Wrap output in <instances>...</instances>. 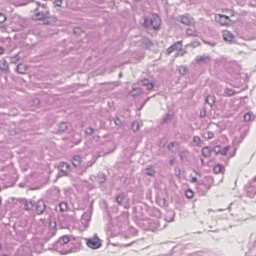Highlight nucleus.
Returning a JSON list of instances; mask_svg holds the SVG:
<instances>
[{"label":"nucleus","mask_w":256,"mask_h":256,"mask_svg":"<svg viewBox=\"0 0 256 256\" xmlns=\"http://www.w3.org/2000/svg\"><path fill=\"white\" fill-rule=\"evenodd\" d=\"M54 248L56 250L62 254L78 252L81 248L80 242H71L70 236H63L56 242Z\"/></svg>","instance_id":"f257e3e1"},{"label":"nucleus","mask_w":256,"mask_h":256,"mask_svg":"<svg viewBox=\"0 0 256 256\" xmlns=\"http://www.w3.org/2000/svg\"><path fill=\"white\" fill-rule=\"evenodd\" d=\"M87 246L92 249H96L100 248L102 245L101 240L96 236H94L92 238H86Z\"/></svg>","instance_id":"f03ea898"},{"label":"nucleus","mask_w":256,"mask_h":256,"mask_svg":"<svg viewBox=\"0 0 256 256\" xmlns=\"http://www.w3.org/2000/svg\"><path fill=\"white\" fill-rule=\"evenodd\" d=\"M215 20L222 26H226L230 22L229 16L224 14H216L215 16Z\"/></svg>","instance_id":"7ed1b4c3"},{"label":"nucleus","mask_w":256,"mask_h":256,"mask_svg":"<svg viewBox=\"0 0 256 256\" xmlns=\"http://www.w3.org/2000/svg\"><path fill=\"white\" fill-rule=\"evenodd\" d=\"M178 20L186 26H190L194 23V19L188 14L180 16Z\"/></svg>","instance_id":"20e7f679"},{"label":"nucleus","mask_w":256,"mask_h":256,"mask_svg":"<svg viewBox=\"0 0 256 256\" xmlns=\"http://www.w3.org/2000/svg\"><path fill=\"white\" fill-rule=\"evenodd\" d=\"M34 206H35L36 212L38 214L43 213L46 209L45 204L42 200H40L36 202H34Z\"/></svg>","instance_id":"39448f33"},{"label":"nucleus","mask_w":256,"mask_h":256,"mask_svg":"<svg viewBox=\"0 0 256 256\" xmlns=\"http://www.w3.org/2000/svg\"><path fill=\"white\" fill-rule=\"evenodd\" d=\"M50 196L53 200H58L60 196V190L58 188L54 187L50 190Z\"/></svg>","instance_id":"423d86ee"},{"label":"nucleus","mask_w":256,"mask_h":256,"mask_svg":"<svg viewBox=\"0 0 256 256\" xmlns=\"http://www.w3.org/2000/svg\"><path fill=\"white\" fill-rule=\"evenodd\" d=\"M182 46V41H178L175 42L174 44L172 45L170 47H169L167 50V54H170L172 53V52L177 50H180Z\"/></svg>","instance_id":"0eeeda50"},{"label":"nucleus","mask_w":256,"mask_h":256,"mask_svg":"<svg viewBox=\"0 0 256 256\" xmlns=\"http://www.w3.org/2000/svg\"><path fill=\"white\" fill-rule=\"evenodd\" d=\"M151 20L152 24V28L155 30L159 29L160 24L159 16L158 15H153Z\"/></svg>","instance_id":"6e6552de"},{"label":"nucleus","mask_w":256,"mask_h":256,"mask_svg":"<svg viewBox=\"0 0 256 256\" xmlns=\"http://www.w3.org/2000/svg\"><path fill=\"white\" fill-rule=\"evenodd\" d=\"M210 59L208 56H198L196 58L197 62L200 64L208 63Z\"/></svg>","instance_id":"1a4fd4ad"},{"label":"nucleus","mask_w":256,"mask_h":256,"mask_svg":"<svg viewBox=\"0 0 256 256\" xmlns=\"http://www.w3.org/2000/svg\"><path fill=\"white\" fill-rule=\"evenodd\" d=\"M222 36L225 41L232 42L234 40L233 34L229 31L224 30L223 32Z\"/></svg>","instance_id":"9d476101"},{"label":"nucleus","mask_w":256,"mask_h":256,"mask_svg":"<svg viewBox=\"0 0 256 256\" xmlns=\"http://www.w3.org/2000/svg\"><path fill=\"white\" fill-rule=\"evenodd\" d=\"M91 212H86L83 214L82 218V222L84 224L86 225L90 220Z\"/></svg>","instance_id":"9b49d317"},{"label":"nucleus","mask_w":256,"mask_h":256,"mask_svg":"<svg viewBox=\"0 0 256 256\" xmlns=\"http://www.w3.org/2000/svg\"><path fill=\"white\" fill-rule=\"evenodd\" d=\"M60 171L63 173V174H66L68 173L69 170V166L64 163L61 162L58 166Z\"/></svg>","instance_id":"f8f14e48"},{"label":"nucleus","mask_w":256,"mask_h":256,"mask_svg":"<svg viewBox=\"0 0 256 256\" xmlns=\"http://www.w3.org/2000/svg\"><path fill=\"white\" fill-rule=\"evenodd\" d=\"M36 17L38 20L44 18L48 16V12L46 10L40 12L38 10V8H36Z\"/></svg>","instance_id":"ddd939ff"},{"label":"nucleus","mask_w":256,"mask_h":256,"mask_svg":"<svg viewBox=\"0 0 256 256\" xmlns=\"http://www.w3.org/2000/svg\"><path fill=\"white\" fill-rule=\"evenodd\" d=\"M72 162L75 166H80L82 164V158L80 156L75 155L72 157Z\"/></svg>","instance_id":"4468645a"},{"label":"nucleus","mask_w":256,"mask_h":256,"mask_svg":"<svg viewBox=\"0 0 256 256\" xmlns=\"http://www.w3.org/2000/svg\"><path fill=\"white\" fill-rule=\"evenodd\" d=\"M142 84L150 90H152L154 87V83L147 78L144 79L142 80Z\"/></svg>","instance_id":"2eb2a0df"},{"label":"nucleus","mask_w":256,"mask_h":256,"mask_svg":"<svg viewBox=\"0 0 256 256\" xmlns=\"http://www.w3.org/2000/svg\"><path fill=\"white\" fill-rule=\"evenodd\" d=\"M186 34L188 36H198V32L194 28H188L186 30Z\"/></svg>","instance_id":"dca6fc26"},{"label":"nucleus","mask_w":256,"mask_h":256,"mask_svg":"<svg viewBox=\"0 0 256 256\" xmlns=\"http://www.w3.org/2000/svg\"><path fill=\"white\" fill-rule=\"evenodd\" d=\"M23 204L24 209L26 210H28L34 206V202L24 200V201Z\"/></svg>","instance_id":"f3484780"},{"label":"nucleus","mask_w":256,"mask_h":256,"mask_svg":"<svg viewBox=\"0 0 256 256\" xmlns=\"http://www.w3.org/2000/svg\"><path fill=\"white\" fill-rule=\"evenodd\" d=\"M58 208L60 211L63 212L68 210V204L66 202H61L58 204Z\"/></svg>","instance_id":"a211bd4d"},{"label":"nucleus","mask_w":256,"mask_h":256,"mask_svg":"<svg viewBox=\"0 0 256 256\" xmlns=\"http://www.w3.org/2000/svg\"><path fill=\"white\" fill-rule=\"evenodd\" d=\"M179 143L176 142H170L168 144V148L169 150L172 152H174L175 149H177L179 146Z\"/></svg>","instance_id":"6ab92c4d"},{"label":"nucleus","mask_w":256,"mask_h":256,"mask_svg":"<svg viewBox=\"0 0 256 256\" xmlns=\"http://www.w3.org/2000/svg\"><path fill=\"white\" fill-rule=\"evenodd\" d=\"M188 153V151L187 150L182 148L180 150L179 152V155L180 157L181 160L182 161H184L187 159V154Z\"/></svg>","instance_id":"aec40b11"},{"label":"nucleus","mask_w":256,"mask_h":256,"mask_svg":"<svg viewBox=\"0 0 256 256\" xmlns=\"http://www.w3.org/2000/svg\"><path fill=\"white\" fill-rule=\"evenodd\" d=\"M17 71L20 74H24L27 70V66L24 64H19L16 68Z\"/></svg>","instance_id":"412c9836"},{"label":"nucleus","mask_w":256,"mask_h":256,"mask_svg":"<svg viewBox=\"0 0 256 256\" xmlns=\"http://www.w3.org/2000/svg\"><path fill=\"white\" fill-rule=\"evenodd\" d=\"M211 152V148L208 146L204 147L202 150V156L206 158L210 156Z\"/></svg>","instance_id":"4be33fe9"},{"label":"nucleus","mask_w":256,"mask_h":256,"mask_svg":"<svg viewBox=\"0 0 256 256\" xmlns=\"http://www.w3.org/2000/svg\"><path fill=\"white\" fill-rule=\"evenodd\" d=\"M216 101V98L214 96L209 95L206 98V102L208 103L212 107Z\"/></svg>","instance_id":"5701e85b"},{"label":"nucleus","mask_w":256,"mask_h":256,"mask_svg":"<svg viewBox=\"0 0 256 256\" xmlns=\"http://www.w3.org/2000/svg\"><path fill=\"white\" fill-rule=\"evenodd\" d=\"M141 93V90L140 88H134L132 90L129 92V94L132 96H136Z\"/></svg>","instance_id":"b1692460"},{"label":"nucleus","mask_w":256,"mask_h":256,"mask_svg":"<svg viewBox=\"0 0 256 256\" xmlns=\"http://www.w3.org/2000/svg\"><path fill=\"white\" fill-rule=\"evenodd\" d=\"M145 174L148 176H152L154 174V170L152 166H150L144 170Z\"/></svg>","instance_id":"393cba45"},{"label":"nucleus","mask_w":256,"mask_h":256,"mask_svg":"<svg viewBox=\"0 0 256 256\" xmlns=\"http://www.w3.org/2000/svg\"><path fill=\"white\" fill-rule=\"evenodd\" d=\"M0 68L4 71H6L8 70V65L6 60H2L0 62Z\"/></svg>","instance_id":"a878e982"},{"label":"nucleus","mask_w":256,"mask_h":256,"mask_svg":"<svg viewBox=\"0 0 256 256\" xmlns=\"http://www.w3.org/2000/svg\"><path fill=\"white\" fill-rule=\"evenodd\" d=\"M124 197L125 194L124 193H121L116 196V201L119 205H122V202L123 201Z\"/></svg>","instance_id":"bb28decb"},{"label":"nucleus","mask_w":256,"mask_h":256,"mask_svg":"<svg viewBox=\"0 0 256 256\" xmlns=\"http://www.w3.org/2000/svg\"><path fill=\"white\" fill-rule=\"evenodd\" d=\"M174 214L172 211H168L167 212L166 220L167 222H172L174 220Z\"/></svg>","instance_id":"cd10ccee"},{"label":"nucleus","mask_w":256,"mask_h":256,"mask_svg":"<svg viewBox=\"0 0 256 256\" xmlns=\"http://www.w3.org/2000/svg\"><path fill=\"white\" fill-rule=\"evenodd\" d=\"M68 128V124L66 122L60 123L58 128V132H62L64 131Z\"/></svg>","instance_id":"c85d7f7f"},{"label":"nucleus","mask_w":256,"mask_h":256,"mask_svg":"<svg viewBox=\"0 0 256 256\" xmlns=\"http://www.w3.org/2000/svg\"><path fill=\"white\" fill-rule=\"evenodd\" d=\"M224 92L226 96H232L236 94V92L232 88H226Z\"/></svg>","instance_id":"c756f323"},{"label":"nucleus","mask_w":256,"mask_h":256,"mask_svg":"<svg viewBox=\"0 0 256 256\" xmlns=\"http://www.w3.org/2000/svg\"><path fill=\"white\" fill-rule=\"evenodd\" d=\"M173 116L172 112H168L166 114L164 117L162 119V121L164 122L167 123L172 118Z\"/></svg>","instance_id":"7c9ffc66"},{"label":"nucleus","mask_w":256,"mask_h":256,"mask_svg":"<svg viewBox=\"0 0 256 256\" xmlns=\"http://www.w3.org/2000/svg\"><path fill=\"white\" fill-rule=\"evenodd\" d=\"M24 248H20L18 251V255L20 256H32L31 253L24 252Z\"/></svg>","instance_id":"2f4dec72"},{"label":"nucleus","mask_w":256,"mask_h":256,"mask_svg":"<svg viewBox=\"0 0 256 256\" xmlns=\"http://www.w3.org/2000/svg\"><path fill=\"white\" fill-rule=\"evenodd\" d=\"M223 166L222 164H218L214 168V171L216 174H219L222 172Z\"/></svg>","instance_id":"473e14b6"},{"label":"nucleus","mask_w":256,"mask_h":256,"mask_svg":"<svg viewBox=\"0 0 256 256\" xmlns=\"http://www.w3.org/2000/svg\"><path fill=\"white\" fill-rule=\"evenodd\" d=\"M34 251L38 253H41L43 250V246L40 244H36L34 246Z\"/></svg>","instance_id":"72a5a7b5"},{"label":"nucleus","mask_w":256,"mask_h":256,"mask_svg":"<svg viewBox=\"0 0 256 256\" xmlns=\"http://www.w3.org/2000/svg\"><path fill=\"white\" fill-rule=\"evenodd\" d=\"M144 23L146 27L152 28V24L151 18H144Z\"/></svg>","instance_id":"f704fd0d"},{"label":"nucleus","mask_w":256,"mask_h":256,"mask_svg":"<svg viewBox=\"0 0 256 256\" xmlns=\"http://www.w3.org/2000/svg\"><path fill=\"white\" fill-rule=\"evenodd\" d=\"M256 194V186H254V188L251 190V188H250L248 190V194L250 197H253L254 194Z\"/></svg>","instance_id":"c9c22d12"},{"label":"nucleus","mask_w":256,"mask_h":256,"mask_svg":"<svg viewBox=\"0 0 256 256\" xmlns=\"http://www.w3.org/2000/svg\"><path fill=\"white\" fill-rule=\"evenodd\" d=\"M140 126V124L137 122L134 121L132 124V128L134 132L138 130Z\"/></svg>","instance_id":"e433bc0d"},{"label":"nucleus","mask_w":256,"mask_h":256,"mask_svg":"<svg viewBox=\"0 0 256 256\" xmlns=\"http://www.w3.org/2000/svg\"><path fill=\"white\" fill-rule=\"evenodd\" d=\"M98 178L100 184L104 182L106 180V176L102 173L98 174Z\"/></svg>","instance_id":"4c0bfd02"},{"label":"nucleus","mask_w":256,"mask_h":256,"mask_svg":"<svg viewBox=\"0 0 256 256\" xmlns=\"http://www.w3.org/2000/svg\"><path fill=\"white\" fill-rule=\"evenodd\" d=\"M230 146H226L223 148H220V154L222 156H226L227 154L228 151L229 150Z\"/></svg>","instance_id":"58836bf2"},{"label":"nucleus","mask_w":256,"mask_h":256,"mask_svg":"<svg viewBox=\"0 0 256 256\" xmlns=\"http://www.w3.org/2000/svg\"><path fill=\"white\" fill-rule=\"evenodd\" d=\"M252 114L250 112H247L244 115V119L245 122H249L252 120Z\"/></svg>","instance_id":"ea45409f"},{"label":"nucleus","mask_w":256,"mask_h":256,"mask_svg":"<svg viewBox=\"0 0 256 256\" xmlns=\"http://www.w3.org/2000/svg\"><path fill=\"white\" fill-rule=\"evenodd\" d=\"M185 194H186V196L188 198H192L193 196H194V192H193L190 190V189H188V190H186L185 192Z\"/></svg>","instance_id":"a19ab883"},{"label":"nucleus","mask_w":256,"mask_h":256,"mask_svg":"<svg viewBox=\"0 0 256 256\" xmlns=\"http://www.w3.org/2000/svg\"><path fill=\"white\" fill-rule=\"evenodd\" d=\"M178 71L181 74H184L187 72L186 68L184 66H180L178 68Z\"/></svg>","instance_id":"79ce46f5"},{"label":"nucleus","mask_w":256,"mask_h":256,"mask_svg":"<svg viewBox=\"0 0 256 256\" xmlns=\"http://www.w3.org/2000/svg\"><path fill=\"white\" fill-rule=\"evenodd\" d=\"M193 141L198 146H200L201 144V139L198 136H194L193 138Z\"/></svg>","instance_id":"37998d69"},{"label":"nucleus","mask_w":256,"mask_h":256,"mask_svg":"<svg viewBox=\"0 0 256 256\" xmlns=\"http://www.w3.org/2000/svg\"><path fill=\"white\" fill-rule=\"evenodd\" d=\"M143 42L146 46H150L152 44V40L148 38H144L143 39Z\"/></svg>","instance_id":"c03bdc74"},{"label":"nucleus","mask_w":256,"mask_h":256,"mask_svg":"<svg viewBox=\"0 0 256 256\" xmlns=\"http://www.w3.org/2000/svg\"><path fill=\"white\" fill-rule=\"evenodd\" d=\"M54 226H52V224L50 223V230L51 231V236H53L55 234V226H56V223H54Z\"/></svg>","instance_id":"a18cd8bd"},{"label":"nucleus","mask_w":256,"mask_h":256,"mask_svg":"<svg viewBox=\"0 0 256 256\" xmlns=\"http://www.w3.org/2000/svg\"><path fill=\"white\" fill-rule=\"evenodd\" d=\"M212 152L213 151L217 154H220V146H216L212 148H211Z\"/></svg>","instance_id":"49530a36"},{"label":"nucleus","mask_w":256,"mask_h":256,"mask_svg":"<svg viewBox=\"0 0 256 256\" xmlns=\"http://www.w3.org/2000/svg\"><path fill=\"white\" fill-rule=\"evenodd\" d=\"M206 134V137L208 139H210L214 138V134L212 132H208Z\"/></svg>","instance_id":"de8ad7c7"},{"label":"nucleus","mask_w":256,"mask_h":256,"mask_svg":"<svg viewBox=\"0 0 256 256\" xmlns=\"http://www.w3.org/2000/svg\"><path fill=\"white\" fill-rule=\"evenodd\" d=\"M114 122L115 124L118 126H120L122 124L121 120L118 118H114Z\"/></svg>","instance_id":"09e8293b"},{"label":"nucleus","mask_w":256,"mask_h":256,"mask_svg":"<svg viewBox=\"0 0 256 256\" xmlns=\"http://www.w3.org/2000/svg\"><path fill=\"white\" fill-rule=\"evenodd\" d=\"M6 20V16L4 14L0 12V23L3 22Z\"/></svg>","instance_id":"8fccbe9b"},{"label":"nucleus","mask_w":256,"mask_h":256,"mask_svg":"<svg viewBox=\"0 0 256 256\" xmlns=\"http://www.w3.org/2000/svg\"><path fill=\"white\" fill-rule=\"evenodd\" d=\"M20 59L18 54H16L14 57L12 58V62L14 63H16Z\"/></svg>","instance_id":"3c124183"},{"label":"nucleus","mask_w":256,"mask_h":256,"mask_svg":"<svg viewBox=\"0 0 256 256\" xmlns=\"http://www.w3.org/2000/svg\"><path fill=\"white\" fill-rule=\"evenodd\" d=\"M94 130L92 128L89 127L86 130V132L88 134H92L93 133Z\"/></svg>","instance_id":"603ef678"},{"label":"nucleus","mask_w":256,"mask_h":256,"mask_svg":"<svg viewBox=\"0 0 256 256\" xmlns=\"http://www.w3.org/2000/svg\"><path fill=\"white\" fill-rule=\"evenodd\" d=\"M190 181L192 182H197V178L196 176H193L192 174L190 175Z\"/></svg>","instance_id":"864d4df0"},{"label":"nucleus","mask_w":256,"mask_h":256,"mask_svg":"<svg viewBox=\"0 0 256 256\" xmlns=\"http://www.w3.org/2000/svg\"><path fill=\"white\" fill-rule=\"evenodd\" d=\"M158 201H159V202L160 204L162 205V206H164L165 204H166V200L164 198H160L158 200Z\"/></svg>","instance_id":"5fc2aeb1"},{"label":"nucleus","mask_w":256,"mask_h":256,"mask_svg":"<svg viewBox=\"0 0 256 256\" xmlns=\"http://www.w3.org/2000/svg\"><path fill=\"white\" fill-rule=\"evenodd\" d=\"M175 162H176V160H175V159H174V158H173V157H170V160H169V163H170V165H172V166L174 165V163H175Z\"/></svg>","instance_id":"6e6d98bb"},{"label":"nucleus","mask_w":256,"mask_h":256,"mask_svg":"<svg viewBox=\"0 0 256 256\" xmlns=\"http://www.w3.org/2000/svg\"><path fill=\"white\" fill-rule=\"evenodd\" d=\"M92 164H93V162H90L88 163V164L86 165H84V164H82V168H84L85 170L88 167L90 166Z\"/></svg>","instance_id":"4d7b16f0"},{"label":"nucleus","mask_w":256,"mask_h":256,"mask_svg":"<svg viewBox=\"0 0 256 256\" xmlns=\"http://www.w3.org/2000/svg\"><path fill=\"white\" fill-rule=\"evenodd\" d=\"M62 0H55L54 3V4L57 6H60L62 4Z\"/></svg>","instance_id":"13d9d810"},{"label":"nucleus","mask_w":256,"mask_h":256,"mask_svg":"<svg viewBox=\"0 0 256 256\" xmlns=\"http://www.w3.org/2000/svg\"><path fill=\"white\" fill-rule=\"evenodd\" d=\"M80 31V30L79 28L74 29V32L76 34H79Z\"/></svg>","instance_id":"bf43d9fd"},{"label":"nucleus","mask_w":256,"mask_h":256,"mask_svg":"<svg viewBox=\"0 0 256 256\" xmlns=\"http://www.w3.org/2000/svg\"><path fill=\"white\" fill-rule=\"evenodd\" d=\"M160 227V224L158 223H157L156 224V226L154 228L152 229V230L154 231L156 229L159 228Z\"/></svg>","instance_id":"052dcab7"},{"label":"nucleus","mask_w":256,"mask_h":256,"mask_svg":"<svg viewBox=\"0 0 256 256\" xmlns=\"http://www.w3.org/2000/svg\"><path fill=\"white\" fill-rule=\"evenodd\" d=\"M208 44H209L210 45H211V46H214L216 44V42H206Z\"/></svg>","instance_id":"680f3d73"},{"label":"nucleus","mask_w":256,"mask_h":256,"mask_svg":"<svg viewBox=\"0 0 256 256\" xmlns=\"http://www.w3.org/2000/svg\"><path fill=\"white\" fill-rule=\"evenodd\" d=\"M4 51V49L2 47L0 46V54L3 53Z\"/></svg>","instance_id":"e2e57ef3"},{"label":"nucleus","mask_w":256,"mask_h":256,"mask_svg":"<svg viewBox=\"0 0 256 256\" xmlns=\"http://www.w3.org/2000/svg\"><path fill=\"white\" fill-rule=\"evenodd\" d=\"M200 160H201V162H202V164H203V162H204V160H203V159H202V158H201Z\"/></svg>","instance_id":"0e129e2a"},{"label":"nucleus","mask_w":256,"mask_h":256,"mask_svg":"<svg viewBox=\"0 0 256 256\" xmlns=\"http://www.w3.org/2000/svg\"><path fill=\"white\" fill-rule=\"evenodd\" d=\"M208 210L209 212H212V209H210H210H208Z\"/></svg>","instance_id":"69168bd1"},{"label":"nucleus","mask_w":256,"mask_h":256,"mask_svg":"<svg viewBox=\"0 0 256 256\" xmlns=\"http://www.w3.org/2000/svg\"><path fill=\"white\" fill-rule=\"evenodd\" d=\"M20 186H21V187H22L23 186V184H20Z\"/></svg>","instance_id":"338daca9"},{"label":"nucleus","mask_w":256,"mask_h":256,"mask_svg":"<svg viewBox=\"0 0 256 256\" xmlns=\"http://www.w3.org/2000/svg\"><path fill=\"white\" fill-rule=\"evenodd\" d=\"M254 182H256V176H255V178H254Z\"/></svg>","instance_id":"774afa93"}]
</instances>
